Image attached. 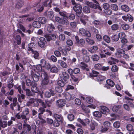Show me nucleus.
Here are the masks:
<instances>
[{
  "mask_svg": "<svg viewBox=\"0 0 134 134\" xmlns=\"http://www.w3.org/2000/svg\"><path fill=\"white\" fill-rule=\"evenodd\" d=\"M73 9L76 12V14L78 17H81L83 16V14L82 13V7L80 5H75L73 7Z\"/></svg>",
  "mask_w": 134,
  "mask_h": 134,
  "instance_id": "obj_1",
  "label": "nucleus"
},
{
  "mask_svg": "<svg viewBox=\"0 0 134 134\" xmlns=\"http://www.w3.org/2000/svg\"><path fill=\"white\" fill-rule=\"evenodd\" d=\"M41 76L42 79V85H46L48 84L49 82V77L45 72H43L41 73Z\"/></svg>",
  "mask_w": 134,
  "mask_h": 134,
  "instance_id": "obj_2",
  "label": "nucleus"
},
{
  "mask_svg": "<svg viewBox=\"0 0 134 134\" xmlns=\"http://www.w3.org/2000/svg\"><path fill=\"white\" fill-rule=\"evenodd\" d=\"M7 119V117L5 115L0 117V126L1 127L3 128H5L7 126V122L6 120Z\"/></svg>",
  "mask_w": 134,
  "mask_h": 134,
  "instance_id": "obj_3",
  "label": "nucleus"
},
{
  "mask_svg": "<svg viewBox=\"0 0 134 134\" xmlns=\"http://www.w3.org/2000/svg\"><path fill=\"white\" fill-rule=\"evenodd\" d=\"M79 31L82 35L90 37L91 36L90 32L88 31L85 30L84 29L81 28L79 29Z\"/></svg>",
  "mask_w": 134,
  "mask_h": 134,
  "instance_id": "obj_4",
  "label": "nucleus"
},
{
  "mask_svg": "<svg viewBox=\"0 0 134 134\" xmlns=\"http://www.w3.org/2000/svg\"><path fill=\"white\" fill-rule=\"evenodd\" d=\"M69 78V74L66 72H62V75L60 76L61 80H64L66 82H68V79Z\"/></svg>",
  "mask_w": 134,
  "mask_h": 134,
  "instance_id": "obj_5",
  "label": "nucleus"
},
{
  "mask_svg": "<svg viewBox=\"0 0 134 134\" xmlns=\"http://www.w3.org/2000/svg\"><path fill=\"white\" fill-rule=\"evenodd\" d=\"M66 103L65 100L64 99H61L58 100L56 102V104L59 107H62L65 105Z\"/></svg>",
  "mask_w": 134,
  "mask_h": 134,
  "instance_id": "obj_6",
  "label": "nucleus"
},
{
  "mask_svg": "<svg viewBox=\"0 0 134 134\" xmlns=\"http://www.w3.org/2000/svg\"><path fill=\"white\" fill-rule=\"evenodd\" d=\"M31 75L33 81L35 82L38 81L41 77L40 74L38 72L35 74H32Z\"/></svg>",
  "mask_w": 134,
  "mask_h": 134,
  "instance_id": "obj_7",
  "label": "nucleus"
},
{
  "mask_svg": "<svg viewBox=\"0 0 134 134\" xmlns=\"http://www.w3.org/2000/svg\"><path fill=\"white\" fill-rule=\"evenodd\" d=\"M54 10L56 12L58 13L61 16H63L64 17H66V18H68V16L66 15V13L65 12L61 11L60 9L57 7L54 8Z\"/></svg>",
  "mask_w": 134,
  "mask_h": 134,
  "instance_id": "obj_8",
  "label": "nucleus"
},
{
  "mask_svg": "<svg viewBox=\"0 0 134 134\" xmlns=\"http://www.w3.org/2000/svg\"><path fill=\"white\" fill-rule=\"evenodd\" d=\"M45 38L43 37H41L40 39V41L38 42V45L41 48L45 47Z\"/></svg>",
  "mask_w": 134,
  "mask_h": 134,
  "instance_id": "obj_9",
  "label": "nucleus"
},
{
  "mask_svg": "<svg viewBox=\"0 0 134 134\" xmlns=\"http://www.w3.org/2000/svg\"><path fill=\"white\" fill-rule=\"evenodd\" d=\"M98 126V124L95 121L92 122L90 124V130L92 131L94 130L95 129V127Z\"/></svg>",
  "mask_w": 134,
  "mask_h": 134,
  "instance_id": "obj_10",
  "label": "nucleus"
},
{
  "mask_svg": "<svg viewBox=\"0 0 134 134\" xmlns=\"http://www.w3.org/2000/svg\"><path fill=\"white\" fill-rule=\"evenodd\" d=\"M53 117L56 120L59 122L62 121L63 119V118L62 115L56 113L54 114Z\"/></svg>",
  "mask_w": 134,
  "mask_h": 134,
  "instance_id": "obj_11",
  "label": "nucleus"
},
{
  "mask_svg": "<svg viewBox=\"0 0 134 134\" xmlns=\"http://www.w3.org/2000/svg\"><path fill=\"white\" fill-rule=\"evenodd\" d=\"M44 15L51 19H52L54 16L53 12L52 11H46L44 13Z\"/></svg>",
  "mask_w": 134,
  "mask_h": 134,
  "instance_id": "obj_12",
  "label": "nucleus"
},
{
  "mask_svg": "<svg viewBox=\"0 0 134 134\" xmlns=\"http://www.w3.org/2000/svg\"><path fill=\"white\" fill-rule=\"evenodd\" d=\"M85 42L83 38L80 39L79 41L76 44L79 47H83L85 45Z\"/></svg>",
  "mask_w": 134,
  "mask_h": 134,
  "instance_id": "obj_13",
  "label": "nucleus"
},
{
  "mask_svg": "<svg viewBox=\"0 0 134 134\" xmlns=\"http://www.w3.org/2000/svg\"><path fill=\"white\" fill-rule=\"evenodd\" d=\"M23 5V1L21 0H19L15 5V8L18 9H19L22 7Z\"/></svg>",
  "mask_w": 134,
  "mask_h": 134,
  "instance_id": "obj_14",
  "label": "nucleus"
},
{
  "mask_svg": "<svg viewBox=\"0 0 134 134\" xmlns=\"http://www.w3.org/2000/svg\"><path fill=\"white\" fill-rule=\"evenodd\" d=\"M37 84L34 83L31 88V90L33 92L37 93L38 92V88L37 87Z\"/></svg>",
  "mask_w": 134,
  "mask_h": 134,
  "instance_id": "obj_15",
  "label": "nucleus"
},
{
  "mask_svg": "<svg viewBox=\"0 0 134 134\" xmlns=\"http://www.w3.org/2000/svg\"><path fill=\"white\" fill-rule=\"evenodd\" d=\"M100 111L102 113L105 114L106 112L108 113L109 111V110L107 107L103 106L102 107Z\"/></svg>",
  "mask_w": 134,
  "mask_h": 134,
  "instance_id": "obj_16",
  "label": "nucleus"
},
{
  "mask_svg": "<svg viewBox=\"0 0 134 134\" xmlns=\"http://www.w3.org/2000/svg\"><path fill=\"white\" fill-rule=\"evenodd\" d=\"M81 68L83 70H86L87 71L88 70V69L87 68L88 65L87 64L83 62H82L80 63Z\"/></svg>",
  "mask_w": 134,
  "mask_h": 134,
  "instance_id": "obj_17",
  "label": "nucleus"
},
{
  "mask_svg": "<svg viewBox=\"0 0 134 134\" xmlns=\"http://www.w3.org/2000/svg\"><path fill=\"white\" fill-rule=\"evenodd\" d=\"M60 24L62 25L67 26L69 25V22L66 18H62Z\"/></svg>",
  "mask_w": 134,
  "mask_h": 134,
  "instance_id": "obj_18",
  "label": "nucleus"
},
{
  "mask_svg": "<svg viewBox=\"0 0 134 134\" xmlns=\"http://www.w3.org/2000/svg\"><path fill=\"white\" fill-rule=\"evenodd\" d=\"M54 29L55 27L53 24L51 23L48 24L47 29L48 31L49 32L51 33L52 32Z\"/></svg>",
  "mask_w": 134,
  "mask_h": 134,
  "instance_id": "obj_19",
  "label": "nucleus"
},
{
  "mask_svg": "<svg viewBox=\"0 0 134 134\" xmlns=\"http://www.w3.org/2000/svg\"><path fill=\"white\" fill-rule=\"evenodd\" d=\"M86 3L87 5L90 8L95 9H96V4H94L92 2H90L89 1H87Z\"/></svg>",
  "mask_w": 134,
  "mask_h": 134,
  "instance_id": "obj_20",
  "label": "nucleus"
},
{
  "mask_svg": "<svg viewBox=\"0 0 134 134\" xmlns=\"http://www.w3.org/2000/svg\"><path fill=\"white\" fill-rule=\"evenodd\" d=\"M38 21L42 24H45L47 21V19L44 17H40L38 19Z\"/></svg>",
  "mask_w": 134,
  "mask_h": 134,
  "instance_id": "obj_21",
  "label": "nucleus"
},
{
  "mask_svg": "<svg viewBox=\"0 0 134 134\" xmlns=\"http://www.w3.org/2000/svg\"><path fill=\"white\" fill-rule=\"evenodd\" d=\"M23 127L25 130H27V131L26 132H29L31 130V126L28 124H25L23 125Z\"/></svg>",
  "mask_w": 134,
  "mask_h": 134,
  "instance_id": "obj_22",
  "label": "nucleus"
},
{
  "mask_svg": "<svg viewBox=\"0 0 134 134\" xmlns=\"http://www.w3.org/2000/svg\"><path fill=\"white\" fill-rule=\"evenodd\" d=\"M67 82H65L64 80H62L61 79L60 80H59L58 81L57 83L60 87H63Z\"/></svg>",
  "mask_w": 134,
  "mask_h": 134,
  "instance_id": "obj_23",
  "label": "nucleus"
},
{
  "mask_svg": "<svg viewBox=\"0 0 134 134\" xmlns=\"http://www.w3.org/2000/svg\"><path fill=\"white\" fill-rule=\"evenodd\" d=\"M121 9L126 12H128L129 10V8L128 6L126 5H122L121 6Z\"/></svg>",
  "mask_w": 134,
  "mask_h": 134,
  "instance_id": "obj_24",
  "label": "nucleus"
},
{
  "mask_svg": "<svg viewBox=\"0 0 134 134\" xmlns=\"http://www.w3.org/2000/svg\"><path fill=\"white\" fill-rule=\"evenodd\" d=\"M33 26L36 28H40L41 26V24L38 21H35L33 23Z\"/></svg>",
  "mask_w": 134,
  "mask_h": 134,
  "instance_id": "obj_25",
  "label": "nucleus"
},
{
  "mask_svg": "<svg viewBox=\"0 0 134 134\" xmlns=\"http://www.w3.org/2000/svg\"><path fill=\"white\" fill-rule=\"evenodd\" d=\"M121 108V106L120 105H115L113 106L112 108L113 111L115 112H117L119 109Z\"/></svg>",
  "mask_w": 134,
  "mask_h": 134,
  "instance_id": "obj_26",
  "label": "nucleus"
},
{
  "mask_svg": "<svg viewBox=\"0 0 134 134\" xmlns=\"http://www.w3.org/2000/svg\"><path fill=\"white\" fill-rule=\"evenodd\" d=\"M67 118L69 121H72L74 120L75 116L73 114H70L68 115Z\"/></svg>",
  "mask_w": 134,
  "mask_h": 134,
  "instance_id": "obj_27",
  "label": "nucleus"
},
{
  "mask_svg": "<svg viewBox=\"0 0 134 134\" xmlns=\"http://www.w3.org/2000/svg\"><path fill=\"white\" fill-rule=\"evenodd\" d=\"M20 94H18V98L19 102H21L22 101L21 100V98L22 99H24L25 98V95L24 94L21 93Z\"/></svg>",
  "mask_w": 134,
  "mask_h": 134,
  "instance_id": "obj_28",
  "label": "nucleus"
},
{
  "mask_svg": "<svg viewBox=\"0 0 134 134\" xmlns=\"http://www.w3.org/2000/svg\"><path fill=\"white\" fill-rule=\"evenodd\" d=\"M59 69L55 66L52 67L51 69V71L53 73H56L58 72Z\"/></svg>",
  "mask_w": 134,
  "mask_h": 134,
  "instance_id": "obj_29",
  "label": "nucleus"
},
{
  "mask_svg": "<svg viewBox=\"0 0 134 134\" xmlns=\"http://www.w3.org/2000/svg\"><path fill=\"white\" fill-rule=\"evenodd\" d=\"M106 82L108 85L111 87H113L114 85V83L111 80L108 79L107 80Z\"/></svg>",
  "mask_w": 134,
  "mask_h": 134,
  "instance_id": "obj_30",
  "label": "nucleus"
},
{
  "mask_svg": "<svg viewBox=\"0 0 134 134\" xmlns=\"http://www.w3.org/2000/svg\"><path fill=\"white\" fill-rule=\"evenodd\" d=\"M103 40L106 42L109 43L110 42V37L107 35H105L103 37Z\"/></svg>",
  "mask_w": 134,
  "mask_h": 134,
  "instance_id": "obj_31",
  "label": "nucleus"
},
{
  "mask_svg": "<svg viewBox=\"0 0 134 134\" xmlns=\"http://www.w3.org/2000/svg\"><path fill=\"white\" fill-rule=\"evenodd\" d=\"M16 41V43L18 45H20L21 43V38L20 36L19 35H17L16 37L14 38Z\"/></svg>",
  "mask_w": 134,
  "mask_h": 134,
  "instance_id": "obj_32",
  "label": "nucleus"
},
{
  "mask_svg": "<svg viewBox=\"0 0 134 134\" xmlns=\"http://www.w3.org/2000/svg\"><path fill=\"white\" fill-rule=\"evenodd\" d=\"M38 102H39V103L41 104V105L42 107L45 108H46V102H44L43 100L40 99H38Z\"/></svg>",
  "mask_w": 134,
  "mask_h": 134,
  "instance_id": "obj_33",
  "label": "nucleus"
},
{
  "mask_svg": "<svg viewBox=\"0 0 134 134\" xmlns=\"http://www.w3.org/2000/svg\"><path fill=\"white\" fill-rule=\"evenodd\" d=\"M83 12L86 13H89L90 12V9L87 6L84 7L83 8Z\"/></svg>",
  "mask_w": 134,
  "mask_h": 134,
  "instance_id": "obj_34",
  "label": "nucleus"
},
{
  "mask_svg": "<svg viewBox=\"0 0 134 134\" xmlns=\"http://www.w3.org/2000/svg\"><path fill=\"white\" fill-rule=\"evenodd\" d=\"M88 107V106H86L82 105V110L86 113H89L90 112V110L89 109Z\"/></svg>",
  "mask_w": 134,
  "mask_h": 134,
  "instance_id": "obj_35",
  "label": "nucleus"
},
{
  "mask_svg": "<svg viewBox=\"0 0 134 134\" xmlns=\"http://www.w3.org/2000/svg\"><path fill=\"white\" fill-rule=\"evenodd\" d=\"M112 30L113 31H115L118 30L119 28V26L117 24H114L111 26Z\"/></svg>",
  "mask_w": 134,
  "mask_h": 134,
  "instance_id": "obj_36",
  "label": "nucleus"
},
{
  "mask_svg": "<svg viewBox=\"0 0 134 134\" xmlns=\"http://www.w3.org/2000/svg\"><path fill=\"white\" fill-rule=\"evenodd\" d=\"M34 100L35 99L34 98L30 99L27 103V105L28 106L31 105L32 104H33Z\"/></svg>",
  "mask_w": 134,
  "mask_h": 134,
  "instance_id": "obj_37",
  "label": "nucleus"
},
{
  "mask_svg": "<svg viewBox=\"0 0 134 134\" xmlns=\"http://www.w3.org/2000/svg\"><path fill=\"white\" fill-rule=\"evenodd\" d=\"M94 116L95 117L100 118L102 116V115L98 111H95L93 113Z\"/></svg>",
  "mask_w": 134,
  "mask_h": 134,
  "instance_id": "obj_38",
  "label": "nucleus"
},
{
  "mask_svg": "<svg viewBox=\"0 0 134 134\" xmlns=\"http://www.w3.org/2000/svg\"><path fill=\"white\" fill-rule=\"evenodd\" d=\"M59 40L61 41H64L65 39V35L63 34H61L59 35Z\"/></svg>",
  "mask_w": 134,
  "mask_h": 134,
  "instance_id": "obj_39",
  "label": "nucleus"
},
{
  "mask_svg": "<svg viewBox=\"0 0 134 134\" xmlns=\"http://www.w3.org/2000/svg\"><path fill=\"white\" fill-rule=\"evenodd\" d=\"M34 83L29 79H27L26 80V84L27 86H31L33 85Z\"/></svg>",
  "mask_w": 134,
  "mask_h": 134,
  "instance_id": "obj_40",
  "label": "nucleus"
},
{
  "mask_svg": "<svg viewBox=\"0 0 134 134\" xmlns=\"http://www.w3.org/2000/svg\"><path fill=\"white\" fill-rule=\"evenodd\" d=\"M121 26L122 29L124 30H127L129 28V26L126 24H122Z\"/></svg>",
  "mask_w": 134,
  "mask_h": 134,
  "instance_id": "obj_41",
  "label": "nucleus"
},
{
  "mask_svg": "<svg viewBox=\"0 0 134 134\" xmlns=\"http://www.w3.org/2000/svg\"><path fill=\"white\" fill-rule=\"evenodd\" d=\"M92 58L93 60L97 61L99 59V57L98 55H94L92 56Z\"/></svg>",
  "mask_w": 134,
  "mask_h": 134,
  "instance_id": "obj_42",
  "label": "nucleus"
},
{
  "mask_svg": "<svg viewBox=\"0 0 134 134\" xmlns=\"http://www.w3.org/2000/svg\"><path fill=\"white\" fill-rule=\"evenodd\" d=\"M25 91H26V95L27 96H32V92L29 89L26 88Z\"/></svg>",
  "mask_w": 134,
  "mask_h": 134,
  "instance_id": "obj_43",
  "label": "nucleus"
},
{
  "mask_svg": "<svg viewBox=\"0 0 134 134\" xmlns=\"http://www.w3.org/2000/svg\"><path fill=\"white\" fill-rule=\"evenodd\" d=\"M120 122L118 121L115 122L113 124L114 127L116 128H119L120 127Z\"/></svg>",
  "mask_w": 134,
  "mask_h": 134,
  "instance_id": "obj_44",
  "label": "nucleus"
},
{
  "mask_svg": "<svg viewBox=\"0 0 134 134\" xmlns=\"http://www.w3.org/2000/svg\"><path fill=\"white\" fill-rule=\"evenodd\" d=\"M99 73L97 71L93 70L92 73L90 74V76L92 77H95L97 76Z\"/></svg>",
  "mask_w": 134,
  "mask_h": 134,
  "instance_id": "obj_45",
  "label": "nucleus"
},
{
  "mask_svg": "<svg viewBox=\"0 0 134 134\" xmlns=\"http://www.w3.org/2000/svg\"><path fill=\"white\" fill-rule=\"evenodd\" d=\"M111 70L113 72H115L118 71V68L116 65H113L112 67Z\"/></svg>",
  "mask_w": 134,
  "mask_h": 134,
  "instance_id": "obj_46",
  "label": "nucleus"
},
{
  "mask_svg": "<svg viewBox=\"0 0 134 134\" xmlns=\"http://www.w3.org/2000/svg\"><path fill=\"white\" fill-rule=\"evenodd\" d=\"M45 108L42 107H40L38 109V112L39 113V115L40 114H43L44 112L45 111V110L44 109Z\"/></svg>",
  "mask_w": 134,
  "mask_h": 134,
  "instance_id": "obj_47",
  "label": "nucleus"
},
{
  "mask_svg": "<svg viewBox=\"0 0 134 134\" xmlns=\"http://www.w3.org/2000/svg\"><path fill=\"white\" fill-rule=\"evenodd\" d=\"M124 48L126 50L128 51L131 49L133 46L132 45H130L129 46L127 45H124L123 46Z\"/></svg>",
  "mask_w": 134,
  "mask_h": 134,
  "instance_id": "obj_48",
  "label": "nucleus"
},
{
  "mask_svg": "<svg viewBox=\"0 0 134 134\" xmlns=\"http://www.w3.org/2000/svg\"><path fill=\"white\" fill-rule=\"evenodd\" d=\"M86 41L89 44L91 45L93 44L94 43V42L93 40L90 39L89 38H86Z\"/></svg>",
  "mask_w": 134,
  "mask_h": 134,
  "instance_id": "obj_49",
  "label": "nucleus"
},
{
  "mask_svg": "<svg viewBox=\"0 0 134 134\" xmlns=\"http://www.w3.org/2000/svg\"><path fill=\"white\" fill-rule=\"evenodd\" d=\"M98 49V48L97 46H93L92 48L90 49L89 50V51L91 53H93L95 51H97Z\"/></svg>",
  "mask_w": 134,
  "mask_h": 134,
  "instance_id": "obj_50",
  "label": "nucleus"
},
{
  "mask_svg": "<svg viewBox=\"0 0 134 134\" xmlns=\"http://www.w3.org/2000/svg\"><path fill=\"white\" fill-rule=\"evenodd\" d=\"M65 99L68 100H70L71 98V96L69 93H67L65 95Z\"/></svg>",
  "mask_w": 134,
  "mask_h": 134,
  "instance_id": "obj_51",
  "label": "nucleus"
},
{
  "mask_svg": "<svg viewBox=\"0 0 134 134\" xmlns=\"http://www.w3.org/2000/svg\"><path fill=\"white\" fill-rule=\"evenodd\" d=\"M83 60L86 62H88L90 60V58L89 56L86 55L84 56L83 58Z\"/></svg>",
  "mask_w": 134,
  "mask_h": 134,
  "instance_id": "obj_52",
  "label": "nucleus"
},
{
  "mask_svg": "<svg viewBox=\"0 0 134 134\" xmlns=\"http://www.w3.org/2000/svg\"><path fill=\"white\" fill-rule=\"evenodd\" d=\"M111 8L115 11H116L118 9V6L114 4H112L111 5Z\"/></svg>",
  "mask_w": 134,
  "mask_h": 134,
  "instance_id": "obj_53",
  "label": "nucleus"
},
{
  "mask_svg": "<svg viewBox=\"0 0 134 134\" xmlns=\"http://www.w3.org/2000/svg\"><path fill=\"white\" fill-rule=\"evenodd\" d=\"M52 102L51 100H46V107L47 106L48 107H50L52 104Z\"/></svg>",
  "mask_w": 134,
  "mask_h": 134,
  "instance_id": "obj_54",
  "label": "nucleus"
},
{
  "mask_svg": "<svg viewBox=\"0 0 134 134\" xmlns=\"http://www.w3.org/2000/svg\"><path fill=\"white\" fill-rule=\"evenodd\" d=\"M102 65L100 64H96L94 67L95 68L97 69H102Z\"/></svg>",
  "mask_w": 134,
  "mask_h": 134,
  "instance_id": "obj_55",
  "label": "nucleus"
},
{
  "mask_svg": "<svg viewBox=\"0 0 134 134\" xmlns=\"http://www.w3.org/2000/svg\"><path fill=\"white\" fill-rule=\"evenodd\" d=\"M117 52L118 54H124L125 53V51L123 49H119L117 50Z\"/></svg>",
  "mask_w": 134,
  "mask_h": 134,
  "instance_id": "obj_56",
  "label": "nucleus"
},
{
  "mask_svg": "<svg viewBox=\"0 0 134 134\" xmlns=\"http://www.w3.org/2000/svg\"><path fill=\"white\" fill-rule=\"evenodd\" d=\"M41 65L43 67H45L46 65V62L44 59H42L40 60Z\"/></svg>",
  "mask_w": 134,
  "mask_h": 134,
  "instance_id": "obj_57",
  "label": "nucleus"
},
{
  "mask_svg": "<svg viewBox=\"0 0 134 134\" xmlns=\"http://www.w3.org/2000/svg\"><path fill=\"white\" fill-rule=\"evenodd\" d=\"M103 7L105 10H108L110 6L107 3H104L103 5Z\"/></svg>",
  "mask_w": 134,
  "mask_h": 134,
  "instance_id": "obj_58",
  "label": "nucleus"
},
{
  "mask_svg": "<svg viewBox=\"0 0 134 134\" xmlns=\"http://www.w3.org/2000/svg\"><path fill=\"white\" fill-rule=\"evenodd\" d=\"M93 24L95 26H96L100 24V22L99 20H95L93 21Z\"/></svg>",
  "mask_w": 134,
  "mask_h": 134,
  "instance_id": "obj_59",
  "label": "nucleus"
},
{
  "mask_svg": "<svg viewBox=\"0 0 134 134\" xmlns=\"http://www.w3.org/2000/svg\"><path fill=\"white\" fill-rule=\"evenodd\" d=\"M104 79V77L102 76H99L97 78V80L98 81H103Z\"/></svg>",
  "mask_w": 134,
  "mask_h": 134,
  "instance_id": "obj_60",
  "label": "nucleus"
},
{
  "mask_svg": "<svg viewBox=\"0 0 134 134\" xmlns=\"http://www.w3.org/2000/svg\"><path fill=\"white\" fill-rule=\"evenodd\" d=\"M26 116V115H25L24 114H23L21 115V117L22 118V119H23L25 120H24L25 122H26L27 120H29V118H27Z\"/></svg>",
  "mask_w": 134,
  "mask_h": 134,
  "instance_id": "obj_61",
  "label": "nucleus"
},
{
  "mask_svg": "<svg viewBox=\"0 0 134 134\" xmlns=\"http://www.w3.org/2000/svg\"><path fill=\"white\" fill-rule=\"evenodd\" d=\"M104 127L109 128L111 125L110 123L108 121H105L104 123Z\"/></svg>",
  "mask_w": 134,
  "mask_h": 134,
  "instance_id": "obj_62",
  "label": "nucleus"
},
{
  "mask_svg": "<svg viewBox=\"0 0 134 134\" xmlns=\"http://www.w3.org/2000/svg\"><path fill=\"white\" fill-rule=\"evenodd\" d=\"M54 53L55 55L57 57H60L61 56V53L59 51H55L54 52Z\"/></svg>",
  "mask_w": 134,
  "mask_h": 134,
  "instance_id": "obj_63",
  "label": "nucleus"
},
{
  "mask_svg": "<svg viewBox=\"0 0 134 134\" xmlns=\"http://www.w3.org/2000/svg\"><path fill=\"white\" fill-rule=\"evenodd\" d=\"M87 102L89 104H91L92 102V99L90 97H88L86 98Z\"/></svg>",
  "mask_w": 134,
  "mask_h": 134,
  "instance_id": "obj_64",
  "label": "nucleus"
}]
</instances>
